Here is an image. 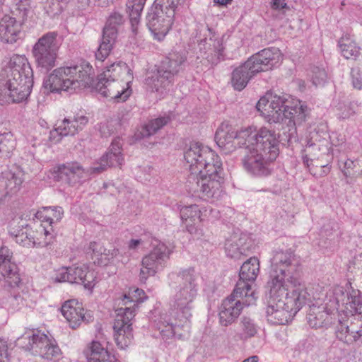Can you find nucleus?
Wrapping results in <instances>:
<instances>
[{
    "mask_svg": "<svg viewBox=\"0 0 362 362\" xmlns=\"http://www.w3.org/2000/svg\"><path fill=\"white\" fill-rule=\"evenodd\" d=\"M266 288L269 294L267 317L274 325H285L291 321L310 299L307 289L277 287L273 282Z\"/></svg>",
    "mask_w": 362,
    "mask_h": 362,
    "instance_id": "obj_1",
    "label": "nucleus"
},
{
    "mask_svg": "<svg viewBox=\"0 0 362 362\" xmlns=\"http://www.w3.org/2000/svg\"><path fill=\"white\" fill-rule=\"evenodd\" d=\"M268 141H250L245 146L242 164L247 173L254 177H267L272 174L271 163L279 154V136L267 128Z\"/></svg>",
    "mask_w": 362,
    "mask_h": 362,
    "instance_id": "obj_2",
    "label": "nucleus"
},
{
    "mask_svg": "<svg viewBox=\"0 0 362 362\" xmlns=\"http://www.w3.org/2000/svg\"><path fill=\"white\" fill-rule=\"evenodd\" d=\"M95 71L92 66L87 62L80 64L61 66L55 69L43 86L52 93L67 92L70 94L83 88L93 85Z\"/></svg>",
    "mask_w": 362,
    "mask_h": 362,
    "instance_id": "obj_3",
    "label": "nucleus"
},
{
    "mask_svg": "<svg viewBox=\"0 0 362 362\" xmlns=\"http://www.w3.org/2000/svg\"><path fill=\"white\" fill-rule=\"evenodd\" d=\"M272 269L267 286L307 289L303 279L302 264L291 249L276 250L272 258Z\"/></svg>",
    "mask_w": 362,
    "mask_h": 362,
    "instance_id": "obj_4",
    "label": "nucleus"
},
{
    "mask_svg": "<svg viewBox=\"0 0 362 362\" xmlns=\"http://www.w3.org/2000/svg\"><path fill=\"white\" fill-rule=\"evenodd\" d=\"M169 285L176 290L170 306L177 317L188 320L192 317L193 302L198 292V274L192 267L182 269L169 274Z\"/></svg>",
    "mask_w": 362,
    "mask_h": 362,
    "instance_id": "obj_5",
    "label": "nucleus"
},
{
    "mask_svg": "<svg viewBox=\"0 0 362 362\" xmlns=\"http://www.w3.org/2000/svg\"><path fill=\"white\" fill-rule=\"evenodd\" d=\"M281 59L278 48L269 47L258 52L234 69L231 74L232 86L238 91L243 90L258 73L272 69L279 65Z\"/></svg>",
    "mask_w": 362,
    "mask_h": 362,
    "instance_id": "obj_6",
    "label": "nucleus"
},
{
    "mask_svg": "<svg viewBox=\"0 0 362 362\" xmlns=\"http://www.w3.org/2000/svg\"><path fill=\"white\" fill-rule=\"evenodd\" d=\"M127 72L132 77L133 73L129 66L122 62L107 66L105 70L98 76L96 90L104 97L114 103L125 102L132 95V81L124 83L117 80L122 72Z\"/></svg>",
    "mask_w": 362,
    "mask_h": 362,
    "instance_id": "obj_7",
    "label": "nucleus"
},
{
    "mask_svg": "<svg viewBox=\"0 0 362 362\" xmlns=\"http://www.w3.org/2000/svg\"><path fill=\"white\" fill-rule=\"evenodd\" d=\"M270 134L267 132V127H262L259 129H253L252 127L242 129L236 131L227 122H223L217 129L215 134V141L218 147L224 152L229 153L234 151L236 148H245L252 141H268Z\"/></svg>",
    "mask_w": 362,
    "mask_h": 362,
    "instance_id": "obj_8",
    "label": "nucleus"
},
{
    "mask_svg": "<svg viewBox=\"0 0 362 362\" xmlns=\"http://www.w3.org/2000/svg\"><path fill=\"white\" fill-rule=\"evenodd\" d=\"M287 96L286 94H268L259 100L256 105L257 109L266 112L269 122H283L285 117H295L302 119L305 117L307 107L299 100L288 101Z\"/></svg>",
    "mask_w": 362,
    "mask_h": 362,
    "instance_id": "obj_9",
    "label": "nucleus"
},
{
    "mask_svg": "<svg viewBox=\"0 0 362 362\" xmlns=\"http://www.w3.org/2000/svg\"><path fill=\"white\" fill-rule=\"evenodd\" d=\"M37 6L36 0H19L12 13L18 18L5 15L0 20V41L4 44L16 43L21 37L22 24L33 15Z\"/></svg>",
    "mask_w": 362,
    "mask_h": 362,
    "instance_id": "obj_10",
    "label": "nucleus"
},
{
    "mask_svg": "<svg viewBox=\"0 0 362 362\" xmlns=\"http://www.w3.org/2000/svg\"><path fill=\"white\" fill-rule=\"evenodd\" d=\"M62 40L57 31L43 34L33 45L32 54L37 68L48 72L56 66Z\"/></svg>",
    "mask_w": 362,
    "mask_h": 362,
    "instance_id": "obj_11",
    "label": "nucleus"
},
{
    "mask_svg": "<svg viewBox=\"0 0 362 362\" xmlns=\"http://www.w3.org/2000/svg\"><path fill=\"white\" fill-rule=\"evenodd\" d=\"M257 297L234 288L230 295L223 300L218 308V322L221 326L232 325L240 316L245 307L255 303Z\"/></svg>",
    "mask_w": 362,
    "mask_h": 362,
    "instance_id": "obj_12",
    "label": "nucleus"
},
{
    "mask_svg": "<svg viewBox=\"0 0 362 362\" xmlns=\"http://www.w3.org/2000/svg\"><path fill=\"white\" fill-rule=\"evenodd\" d=\"M175 11L171 8L156 5L154 2L148 13L147 26L154 38L162 41L168 33L173 22Z\"/></svg>",
    "mask_w": 362,
    "mask_h": 362,
    "instance_id": "obj_13",
    "label": "nucleus"
},
{
    "mask_svg": "<svg viewBox=\"0 0 362 362\" xmlns=\"http://www.w3.org/2000/svg\"><path fill=\"white\" fill-rule=\"evenodd\" d=\"M170 254L171 250L165 244L156 240L153 243L152 250L142 259L140 281L145 283L149 276H154L158 271L163 269Z\"/></svg>",
    "mask_w": 362,
    "mask_h": 362,
    "instance_id": "obj_14",
    "label": "nucleus"
},
{
    "mask_svg": "<svg viewBox=\"0 0 362 362\" xmlns=\"http://www.w3.org/2000/svg\"><path fill=\"white\" fill-rule=\"evenodd\" d=\"M193 180L195 183L191 190L199 193L203 200L215 202L220 200L224 195V178L223 176H190L189 182Z\"/></svg>",
    "mask_w": 362,
    "mask_h": 362,
    "instance_id": "obj_15",
    "label": "nucleus"
},
{
    "mask_svg": "<svg viewBox=\"0 0 362 362\" xmlns=\"http://www.w3.org/2000/svg\"><path fill=\"white\" fill-rule=\"evenodd\" d=\"M124 22V17L119 12L110 13L103 29L101 42L95 54L97 60L103 62L110 55L116 42L119 29Z\"/></svg>",
    "mask_w": 362,
    "mask_h": 362,
    "instance_id": "obj_16",
    "label": "nucleus"
},
{
    "mask_svg": "<svg viewBox=\"0 0 362 362\" xmlns=\"http://www.w3.org/2000/svg\"><path fill=\"white\" fill-rule=\"evenodd\" d=\"M22 339L28 340V344L24 346L25 350L32 351L34 355H39L50 361L58 360L62 355L61 349L55 340L49 339L40 330L33 331L32 334Z\"/></svg>",
    "mask_w": 362,
    "mask_h": 362,
    "instance_id": "obj_17",
    "label": "nucleus"
},
{
    "mask_svg": "<svg viewBox=\"0 0 362 362\" xmlns=\"http://www.w3.org/2000/svg\"><path fill=\"white\" fill-rule=\"evenodd\" d=\"M134 317V310L132 308H121L117 310L113 325L114 338L121 349L128 347L133 341L132 321Z\"/></svg>",
    "mask_w": 362,
    "mask_h": 362,
    "instance_id": "obj_18",
    "label": "nucleus"
},
{
    "mask_svg": "<svg viewBox=\"0 0 362 362\" xmlns=\"http://www.w3.org/2000/svg\"><path fill=\"white\" fill-rule=\"evenodd\" d=\"M332 293L334 302L331 306L333 308H341L351 315H358L362 317V295L359 290L347 291L343 286H336Z\"/></svg>",
    "mask_w": 362,
    "mask_h": 362,
    "instance_id": "obj_19",
    "label": "nucleus"
},
{
    "mask_svg": "<svg viewBox=\"0 0 362 362\" xmlns=\"http://www.w3.org/2000/svg\"><path fill=\"white\" fill-rule=\"evenodd\" d=\"M124 158L122 153V143L120 138L114 139L107 152L99 159L97 165L89 168L90 174H99L107 167L122 166Z\"/></svg>",
    "mask_w": 362,
    "mask_h": 362,
    "instance_id": "obj_20",
    "label": "nucleus"
},
{
    "mask_svg": "<svg viewBox=\"0 0 362 362\" xmlns=\"http://www.w3.org/2000/svg\"><path fill=\"white\" fill-rule=\"evenodd\" d=\"M86 171L78 162H67L59 164L54 168L53 176L55 180L62 182L69 186H75L81 183Z\"/></svg>",
    "mask_w": 362,
    "mask_h": 362,
    "instance_id": "obj_21",
    "label": "nucleus"
},
{
    "mask_svg": "<svg viewBox=\"0 0 362 362\" xmlns=\"http://www.w3.org/2000/svg\"><path fill=\"white\" fill-rule=\"evenodd\" d=\"M178 209L182 222L190 234H197L199 230L194 225L197 222L204 221L211 215L208 213L213 212L211 207H202L197 204L179 205Z\"/></svg>",
    "mask_w": 362,
    "mask_h": 362,
    "instance_id": "obj_22",
    "label": "nucleus"
},
{
    "mask_svg": "<svg viewBox=\"0 0 362 362\" xmlns=\"http://www.w3.org/2000/svg\"><path fill=\"white\" fill-rule=\"evenodd\" d=\"M259 273V259L255 257H250L241 266L239 272V279L235 288L247 294L255 296V292L252 290V285L255 283Z\"/></svg>",
    "mask_w": 362,
    "mask_h": 362,
    "instance_id": "obj_23",
    "label": "nucleus"
},
{
    "mask_svg": "<svg viewBox=\"0 0 362 362\" xmlns=\"http://www.w3.org/2000/svg\"><path fill=\"white\" fill-rule=\"evenodd\" d=\"M318 137L317 133L313 135L308 141L303 151L305 153L302 156L303 162L307 168H310V165L315 159H320L325 155L332 156L329 140L325 138L317 139Z\"/></svg>",
    "mask_w": 362,
    "mask_h": 362,
    "instance_id": "obj_24",
    "label": "nucleus"
},
{
    "mask_svg": "<svg viewBox=\"0 0 362 362\" xmlns=\"http://www.w3.org/2000/svg\"><path fill=\"white\" fill-rule=\"evenodd\" d=\"M33 78H8L2 90L13 103H19L26 100L31 93Z\"/></svg>",
    "mask_w": 362,
    "mask_h": 362,
    "instance_id": "obj_25",
    "label": "nucleus"
},
{
    "mask_svg": "<svg viewBox=\"0 0 362 362\" xmlns=\"http://www.w3.org/2000/svg\"><path fill=\"white\" fill-rule=\"evenodd\" d=\"M0 272L11 287H18L21 283L19 269L13 260V252L6 246L0 247Z\"/></svg>",
    "mask_w": 362,
    "mask_h": 362,
    "instance_id": "obj_26",
    "label": "nucleus"
},
{
    "mask_svg": "<svg viewBox=\"0 0 362 362\" xmlns=\"http://www.w3.org/2000/svg\"><path fill=\"white\" fill-rule=\"evenodd\" d=\"M252 241L246 234L234 235L228 239L225 243V250L227 256L240 259L242 256L252 250Z\"/></svg>",
    "mask_w": 362,
    "mask_h": 362,
    "instance_id": "obj_27",
    "label": "nucleus"
},
{
    "mask_svg": "<svg viewBox=\"0 0 362 362\" xmlns=\"http://www.w3.org/2000/svg\"><path fill=\"white\" fill-rule=\"evenodd\" d=\"M174 83L175 81L170 76L160 72L158 68L145 79L146 88L151 92L156 93L160 99L163 98L168 94Z\"/></svg>",
    "mask_w": 362,
    "mask_h": 362,
    "instance_id": "obj_28",
    "label": "nucleus"
},
{
    "mask_svg": "<svg viewBox=\"0 0 362 362\" xmlns=\"http://www.w3.org/2000/svg\"><path fill=\"white\" fill-rule=\"evenodd\" d=\"M61 313L72 329L78 327L83 322H88L82 304L76 300L65 301L61 308Z\"/></svg>",
    "mask_w": 362,
    "mask_h": 362,
    "instance_id": "obj_29",
    "label": "nucleus"
},
{
    "mask_svg": "<svg viewBox=\"0 0 362 362\" xmlns=\"http://www.w3.org/2000/svg\"><path fill=\"white\" fill-rule=\"evenodd\" d=\"M109 342L93 340L85 351L88 362H120L108 348Z\"/></svg>",
    "mask_w": 362,
    "mask_h": 362,
    "instance_id": "obj_30",
    "label": "nucleus"
},
{
    "mask_svg": "<svg viewBox=\"0 0 362 362\" xmlns=\"http://www.w3.org/2000/svg\"><path fill=\"white\" fill-rule=\"evenodd\" d=\"M118 252L117 249L108 250L102 243L95 241L90 242L86 249V254L93 264L100 267L108 265Z\"/></svg>",
    "mask_w": 362,
    "mask_h": 362,
    "instance_id": "obj_31",
    "label": "nucleus"
},
{
    "mask_svg": "<svg viewBox=\"0 0 362 362\" xmlns=\"http://www.w3.org/2000/svg\"><path fill=\"white\" fill-rule=\"evenodd\" d=\"M187 57L185 54L171 52L160 62L158 68L160 72L164 73L175 81V76L182 69Z\"/></svg>",
    "mask_w": 362,
    "mask_h": 362,
    "instance_id": "obj_32",
    "label": "nucleus"
},
{
    "mask_svg": "<svg viewBox=\"0 0 362 362\" xmlns=\"http://www.w3.org/2000/svg\"><path fill=\"white\" fill-rule=\"evenodd\" d=\"M211 148L208 146H203L202 144L194 143L192 144L185 151L184 158L187 163L189 165V169L191 171V176L196 175L201 165L204 162V154L207 153L206 150Z\"/></svg>",
    "mask_w": 362,
    "mask_h": 362,
    "instance_id": "obj_33",
    "label": "nucleus"
},
{
    "mask_svg": "<svg viewBox=\"0 0 362 362\" xmlns=\"http://www.w3.org/2000/svg\"><path fill=\"white\" fill-rule=\"evenodd\" d=\"M8 78H33V71L25 55L13 54L8 62Z\"/></svg>",
    "mask_w": 362,
    "mask_h": 362,
    "instance_id": "obj_34",
    "label": "nucleus"
},
{
    "mask_svg": "<svg viewBox=\"0 0 362 362\" xmlns=\"http://www.w3.org/2000/svg\"><path fill=\"white\" fill-rule=\"evenodd\" d=\"M204 153V162L195 176H223V164L220 156L212 149Z\"/></svg>",
    "mask_w": 362,
    "mask_h": 362,
    "instance_id": "obj_35",
    "label": "nucleus"
},
{
    "mask_svg": "<svg viewBox=\"0 0 362 362\" xmlns=\"http://www.w3.org/2000/svg\"><path fill=\"white\" fill-rule=\"evenodd\" d=\"M330 309L325 306L312 305L307 315L308 323L312 328H327L332 323Z\"/></svg>",
    "mask_w": 362,
    "mask_h": 362,
    "instance_id": "obj_36",
    "label": "nucleus"
},
{
    "mask_svg": "<svg viewBox=\"0 0 362 362\" xmlns=\"http://www.w3.org/2000/svg\"><path fill=\"white\" fill-rule=\"evenodd\" d=\"M69 275L73 279L71 284H82L86 289L92 291L95 285V277L93 272H90L88 266L69 267Z\"/></svg>",
    "mask_w": 362,
    "mask_h": 362,
    "instance_id": "obj_37",
    "label": "nucleus"
},
{
    "mask_svg": "<svg viewBox=\"0 0 362 362\" xmlns=\"http://www.w3.org/2000/svg\"><path fill=\"white\" fill-rule=\"evenodd\" d=\"M78 127V126H76ZM77 134V127L70 122L69 118H64L55 124V127L49 132V141L53 144L59 143L64 136H74Z\"/></svg>",
    "mask_w": 362,
    "mask_h": 362,
    "instance_id": "obj_38",
    "label": "nucleus"
},
{
    "mask_svg": "<svg viewBox=\"0 0 362 362\" xmlns=\"http://www.w3.org/2000/svg\"><path fill=\"white\" fill-rule=\"evenodd\" d=\"M338 46L341 55L347 59L356 60L361 54V47L350 35H342L338 41Z\"/></svg>",
    "mask_w": 362,
    "mask_h": 362,
    "instance_id": "obj_39",
    "label": "nucleus"
},
{
    "mask_svg": "<svg viewBox=\"0 0 362 362\" xmlns=\"http://www.w3.org/2000/svg\"><path fill=\"white\" fill-rule=\"evenodd\" d=\"M146 0H127V13L129 15L132 31L134 35L138 33V26L140 23L141 13Z\"/></svg>",
    "mask_w": 362,
    "mask_h": 362,
    "instance_id": "obj_40",
    "label": "nucleus"
},
{
    "mask_svg": "<svg viewBox=\"0 0 362 362\" xmlns=\"http://www.w3.org/2000/svg\"><path fill=\"white\" fill-rule=\"evenodd\" d=\"M258 331L257 325L250 317L244 316L239 323V331L234 335L235 341H246L254 337Z\"/></svg>",
    "mask_w": 362,
    "mask_h": 362,
    "instance_id": "obj_41",
    "label": "nucleus"
},
{
    "mask_svg": "<svg viewBox=\"0 0 362 362\" xmlns=\"http://www.w3.org/2000/svg\"><path fill=\"white\" fill-rule=\"evenodd\" d=\"M171 120L169 115H165L164 116L151 119L146 124H144L141 130L139 132V136L141 138L148 137L156 134L159 129L163 128Z\"/></svg>",
    "mask_w": 362,
    "mask_h": 362,
    "instance_id": "obj_42",
    "label": "nucleus"
},
{
    "mask_svg": "<svg viewBox=\"0 0 362 362\" xmlns=\"http://www.w3.org/2000/svg\"><path fill=\"white\" fill-rule=\"evenodd\" d=\"M10 234L13 240L20 245L27 247H37V237L34 235V232L31 228H25L24 230H18L16 233L10 232Z\"/></svg>",
    "mask_w": 362,
    "mask_h": 362,
    "instance_id": "obj_43",
    "label": "nucleus"
},
{
    "mask_svg": "<svg viewBox=\"0 0 362 362\" xmlns=\"http://www.w3.org/2000/svg\"><path fill=\"white\" fill-rule=\"evenodd\" d=\"M16 142L11 132H0V157L8 158L16 148Z\"/></svg>",
    "mask_w": 362,
    "mask_h": 362,
    "instance_id": "obj_44",
    "label": "nucleus"
},
{
    "mask_svg": "<svg viewBox=\"0 0 362 362\" xmlns=\"http://www.w3.org/2000/svg\"><path fill=\"white\" fill-rule=\"evenodd\" d=\"M205 59L211 66L218 64L223 59V47L222 45L219 42L214 43L212 47H209Z\"/></svg>",
    "mask_w": 362,
    "mask_h": 362,
    "instance_id": "obj_45",
    "label": "nucleus"
},
{
    "mask_svg": "<svg viewBox=\"0 0 362 362\" xmlns=\"http://www.w3.org/2000/svg\"><path fill=\"white\" fill-rule=\"evenodd\" d=\"M156 327L160 332V336L164 341H168L176 335V326L168 321L160 320L156 324Z\"/></svg>",
    "mask_w": 362,
    "mask_h": 362,
    "instance_id": "obj_46",
    "label": "nucleus"
},
{
    "mask_svg": "<svg viewBox=\"0 0 362 362\" xmlns=\"http://www.w3.org/2000/svg\"><path fill=\"white\" fill-rule=\"evenodd\" d=\"M358 106L359 104L355 101L339 103L337 105L339 118L342 119L349 118L356 113Z\"/></svg>",
    "mask_w": 362,
    "mask_h": 362,
    "instance_id": "obj_47",
    "label": "nucleus"
},
{
    "mask_svg": "<svg viewBox=\"0 0 362 362\" xmlns=\"http://www.w3.org/2000/svg\"><path fill=\"white\" fill-rule=\"evenodd\" d=\"M40 234L43 235L44 238L42 240L41 238H37V247H47L53 244L56 240V233L53 227L47 228L46 226H43V228L40 230Z\"/></svg>",
    "mask_w": 362,
    "mask_h": 362,
    "instance_id": "obj_48",
    "label": "nucleus"
},
{
    "mask_svg": "<svg viewBox=\"0 0 362 362\" xmlns=\"http://www.w3.org/2000/svg\"><path fill=\"white\" fill-rule=\"evenodd\" d=\"M305 116L302 119H298L297 117H285L284 119H288L286 127H283L284 135L286 136L288 142H290L293 139L297 137L296 123H301L305 121Z\"/></svg>",
    "mask_w": 362,
    "mask_h": 362,
    "instance_id": "obj_49",
    "label": "nucleus"
},
{
    "mask_svg": "<svg viewBox=\"0 0 362 362\" xmlns=\"http://www.w3.org/2000/svg\"><path fill=\"white\" fill-rule=\"evenodd\" d=\"M133 297H131L129 295H124L122 299L124 305H127L128 303H133L132 305L129 306L128 308H132L134 311L136 310V308L137 307L138 303L144 302V300L146 298L144 291L142 289L136 288L134 290Z\"/></svg>",
    "mask_w": 362,
    "mask_h": 362,
    "instance_id": "obj_50",
    "label": "nucleus"
},
{
    "mask_svg": "<svg viewBox=\"0 0 362 362\" xmlns=\"http://www.w3.org/2000/svg\"><path fill=\"white\" fill-rule=\"evenodd\" d=\"M327 75L324 69L315 66L312 69L311 80L315 86L323 85L327 79Z\"/></svg>",
    "mask_w": 362,
    "mask_h": 362,
    "instance_id": "obj_51",
    "label": "nucleus"
},
{
    "mask_svg": "<svg viewBox=\"0 0 362 362\" xmlns=\"http://www.w3.org/2000/svg\"><path fill=\"white\" fill-rule=\"evenodd\" d=\"M23 302V298L19 293L8 295L6 298V302H2L3 305L8 310L18 309L20 304Z\"/></svg>",
    "mask_w": 362,
    "mask_h": 362,
    "instance_id": "obj_52",
    "label": "nucleus"
},
{
    "mask_svg": "<svg viewBox=\"0 0 362 362\" xmlns=\"http://www.w3.org/2000/svg\"><path fill=\"white\" fill-rule=\"evenodd\" d=\"M35 217L42 223L40 229L43 228V226H46L47 228L52 227L53 223L47 206L37 211L35 214Z\"/></svg>",
    "mask_w": 362,
    "mask_h": 362,
    "instance_id": "obj_53",
    "label": "nucleus"
},
{
    "mask_svg": "<svg viewBox=\"0 0 362 362\" xmlns=\"http://www.w3.org/2000/svg\"><path fill=\"white\" fill-rule=\"evenodd\" d=\"M351 84L357 90L362 89V71L358 68H353L351 71Z\"/></svg>",
    "mask_w": 362,
    "mask_h": 362,
    "instance_id": "obj_54",
    "label": "nucleus"
},
{
    "mask_svg": "<svg viewBox=\"0 0 362 362\" xmlns=\"http://www.w3.org/2000/svg\"><path fill=\"white\" fill-rule=\"evenodd\" d=\"M70 271L69 267H62L59 269L57 273L56 276L54 278V281L56 282H69L71 283V280L73 279L69 275Z\"/></svg>",
    "mask_w": 362,
    "mask_h": 362,
    "instance_id": "obj_55",
    "label": "nucleus"
},
{
    "mask_svg": "<svg viewBox=\"0 0 362 362\" xmlns=\"http://www.w3.org/2000/svg\"><path fill=\"white\" fill-rule=\"evenodd\" d=\"M98 129L102 136L108 137L115 132V128L112 122L107 121L100 123Z\"/></svg>",
    "mask_w": 362,
    "mask_h": 362,
    "instance_id": "obj_56",
    "label": "nucleus"
},
{
    "mask_svg": "<svg viewBox=\"0 0 362 362\" xmlns=\"http://www.w3.org/2000/svg\"><path fill=\"white\" fill-rule=\"evenodd\" d=\"M70 122L75 127H77V133L81 131L88 122V118L85 115H76L72 119H70Z\"/></svg>",
    "mask_w": 362,
    "mask_h": 362,
    "instance_id": "obj_57",
    "label": "nucleus"
},
{
    "mask_svg": "<svg viewBox=\"0 0 362 362\" xmlns=\"http://www.w3.org/2000/svg\"><path fill=\"white\" fill-rule=\"evenodd\" d=\"M52 223L59 222L62 218L64 211L61 206H47Z\"/></svg>",
    "mask_w": 362,
    "mask_h": 362,
    "instance_id": "obj_58",
    "label": "nucleus"
},
{
    "mask_svg": "<svg viewBox=\"0 0 362 362\" xmlns=\"http://www.w3.org/2000/svg\"><path fill=\"white\" fill-rule=\"evenodd\" d=\"M321 172H315L311 165H310V168H308L310 174H312L315 177H322L327 175L329 173L330 168L328 167V164L322 165Z\"/></svg>",
    "mask_w": 362,
    "mask_h": 362,
    "instance_id": "obj_59",
    "label": "nucleus"
},
{
    "mask_svg": "<svg viewBox=\"0 0 362 362\" xmlns=\"http://www.w3.org/2000/svg\"><path fill=\"white\" fill-rule=\"evenodd\" d=\"M0 362H8V346L4 339H0Z\"/></svg>",
    "mask_w": 362,
    "mask_h": 362,
    "instance_id": "obj_60",
    "label": "nucleus"
},
{
    "mask_svg": "<svg viewBox=\"0 0 362 362\" xmlns=\"http://www.w3.org/2000/svg\"><path fill=\"white\" fill-rule=\"evenodd\" d=\"M179 0H155L154 2L156 3V5L164 6L167 8H171L174 9L175 11L177 5L178 4Z\"/></svg>",
    "mask_w": 362,
    "mask_h": 362,
    "instance_id": "obj_61",
    "label": "nucleus"
},
{
    "mask_svg": "<svg viewBox=\"0 0 362 362\" xmlns=\"http://www.w3.org/2000/svg\"><path fill=\"white\" fill-rule=\"evenodd\" d=\"M329 145L332 144V146H339L342 144L344 142V139L341 135L337 134V132H332L329 135Z\"/></svg>",
    "mask_w": 362,
    "mask_h": 362,
    "instance_id": "obj_62",
    "label": "nucleus"
},
{
    "mask_svg": "<svg viewBox=\"0 0 362 362\" xmlns=\"http://www.w3.org/2000/svg\"><path fill=\"white\" fill-rule=\"evenodd\" d=\"M354 167V163L353 160L350 159H347L344 163V167L341 169V171L344 173V174L346 176H348L350 175L351 170H352Z\"/></svg>",
    "mask_w": 362,
    "mask_h": 362,
    "instance_id": "obj_63",
    "label": "nucleus"
},
{
    "mask_svg": "<svg viewBox=\"0 0 362 362\" xmlns=\"http://www.w3.org/2000/svg\"><path fill=\"white\" fill-rule=\"evenodd\" d=\"M272 8L275 10L282 9L286 7V0H272Z\"/></svg>",
    "mask_w": 362,
    "mask_h": 362,
    "instance_id": "obj_64",
    "label": "nucleus"
}]
</instances>
